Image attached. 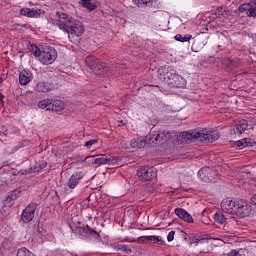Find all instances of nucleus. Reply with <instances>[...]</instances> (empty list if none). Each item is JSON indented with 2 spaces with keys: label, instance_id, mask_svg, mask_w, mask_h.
Segmentation results:
<instances>
[{
  "label": "nucleus",
  "instance_id": "1",
  "mask_svg": "<svg viewBox=\"0 0 256 256\" xmlns=\"http://www.w3.org/2000/svg\"><path fill=\"white\" fill-rule=\"evenodd\" d=\"M55 25L68 35H76L77 37H81L83 33H85V26L79 20L67 15L63 12H56V21Z\"/></svg>",
  "mask_w": 256,
  "mask_h": 256
},
{
  "label": "nucleus",
  "instance_id": "2",
  "mask_svg": "<svg viewBox=\"0 0 256 256\" xmlns=\"http://www.w3.org/2000/svg\"><path fill=\"white\" fill-rule=\"evenodd\" d=\"M158 78L160 81H171L169 85L171 87H175L176 89H183L187 86V80L183 78V76L177 74V70L172 66H168L167 68H159L158 69Z\"/></svg>",
  "mask_w": 256,
  "mask_h": 256
},
{
  "label": "nucleus",
  "instance_id": "3",
  "mask_svg": "<svg viewBox=\"0 0 256 256\" xmlns=\"http://www.w3.org/2000/svg\"><path fill=\"white\" fill-rule=\"evenodd\" d=\"M220 135L217 130L207 131V130H200L194 131L192 133L183 132L181 141L182 143H191L193 139H200V141H208V143H213L219 139Z\"/></svg>",
  "mask_w": 256,
  "mask_h": 256
},
{
  "label": "nucleus",
  "instance_id": "4",
  "mask_svg": "<svg viewBox=\"0 0 256 256\" xmlns=\"http://www.w3.org/2000/svg\"><path fill=\"white\" fill-rule=\"evenodd\" d=\"M85 64L95 73V75H109V67L105 63L101 62L95 56H87L85 58Z\"/></svg>",
  "mask_w": 256,
  "mask_h": 256
},
{
  "label": "nucleus",
  "instance_id": "5",
  "mask_svg": "<svg viewBox=\"0 0 256 256\" xmlns=\"http://www.w3.org/2000/svg\"><path fill=\"white\" fill-rule=\"evenodd\" d=\"M171 132L167 130L154 131L148 135V145H165L168 141H171Z\"/></svg>",
  "mask_w": 256,
  "mask_h": 256
},
{
  "label": "nucleus",
  "instance_id": "6",
  "mask_svg": "<svg viewBox=\"0 0 256 256\" xmlns=\"http://www.w3.org/2000/svg\"><path fill=\"white\" fill-rule=\"evenodd\" d=\"M57 59V50L51 46L41 48L38 60L42 65H51Z\"/></svg>",
  "mask_w": 256,
  "mask_h": 256
},
{
  "label": "nucleus",
  "instance_id": "7",
  "mask_svg": "<svg viewBox=\"0 0 256 256\" xmlns=\"http://www.w3.org/2000/svg\"><path fill=\"white\" fill-rule=\"evenodd\" d=\"M234 215L242 219L249 217L251 215V205H249V202L243 199H235Z\"/></svg>",
  "mask_w": 256,
  "mask_h": 256
},
{
  "label": "nucleus",
  "instance_id": "8",
  "mask_svg": "<svg viewBox=\"0 0 256 256\" xmlns=\"http://www.w3.org/2000/svg\"><path fill=\"white\" fill-rule=\"evenodd\" d=\"M137 177L144 183L147 181H153L157 177V170L153 167L143 166L137 170Z\"/></svg>",
  "mask_w": 256,
  "mask_h": 256
},
{
  "label": "nucleus",
  "instance_id": "9",
  "mask_svg": "<svg viewBox=\"0 0 256 256\" xmlns=\"http://www.w3.org/2000/svg\"><path fill=\"white\" fill-rule=\"evenodd\" d=\"M70 228L74 233H76L77 235H80V237H83V238L93 237L94 239H99V233L89 228V226L76 227L75 229H73V227H70Z\"/></svg>",
  "mask_w": 256,
  "mask_h": 256
},
{
  "label": "nucleus",
  "instance_id": "10",
  "mask_svg": "<svg viewBox=\"0 0 256 256\" xmlns=\"http://www.w3.org/2000/svg\"><path fill=\"white\" fill-rule=\"evenodd\" d=\"M37 210V203H30L22 212L21 219L23 223H30L35 217V211Z\"/></svg>",
  "mask_w": 256,
  "mask_h": 256
},
{
  "label": "nucleus",
  "instance_id": "11",
  "mask_svg": "<svg viewBox=\"0 0 256 256\" xmlns=\"http://www.w3.org/2000/svg\"><path fill=\"white\" fill-rule=\"evenodd\" d=\"M21 197V190L15 189L8 193L7 197L3 201V207H7L10 209V207H13L15 205V201Z\"/></svg>",
  "mask_w": 256,
  "mask_h": 256
},
{
  "label": "nucleus",
  "instance_id": "12",
  "mask_svg": "<svg viewBox=\"0 0 256 256\" xmlns=\"http://www.w3.org/2000/svg\"><path fill=\"white\" fill-rule=\"evenodd\" d=\"M215 170L210 167H203L198 171V177L201 181L208 182V181H215V178H213V175H215Z\"/></svg>",
  "mask_w": 256,
  "mask_h": 256
},
{
  "label": "nucleus",
  "instance_id": "13",
  "mask_svg": "<svg viewBox=\"0 0 256 256\" xmlns=\"http://www.w3.org/2000/svg\"><path fill=\"white\" fill-rule=\"evenodd\" d=\"M119 157H106L105 155H99L98 158L95 160V165H118Z\"/></svg>",
  "mask_w": 256,
  "mask_h": 256
},
{
  "label": "nucleus",
  "instance_id": "14",
  "mask_svg": "<svg viewBox=\"0 0 256 256\" xmlns=\"http://www.w3.org/2000/svg\"><path fill=\"white\" fill-rule=\"evenodd\" d=\"M130 145L133 149H145L149 145V136L134 138L130 142Z\"/></svg>",
  "mask_w": 256,
  "mask_h": 256
},
{
  "label": "nucleus",
  "instance_id": "15",
  "mask_svg": "<svg viewBox=\"0 0 256 256\" xmlns=\"http://www.w3.org/2000/svg\"><path fill=\"white\" fill-rule=\"evenodd\" d=\"M221 209L225 213H228L229 215H235V199H224L221 202Z\"/></svg>",
  "mask_w": 256,
  "mask_h": 256
},
{
  "label": "nucleus",
  "instance_id": "16",
  "mask_svg": "<svg viewBox=\"0 0 256 256\" xmlns=\"http://www.w3.org/2000/svg\"><path fill=\"white\" fill-rule=\"evenodd\" d=\"M249 128V123L247 122V120H239L236 123V126L233 128L234 134L237 137H241V135H243V133H245L246 129Z\"/></svg>",
  "mask_w": 256,
  "mask_h": 256
},
{
  "label": "nucleus",
  "instance_id": "17",
  "mask_svg": "<svg viewBox=\"0 0 256 256\" xmlns=\"http://www.w3.org/2000/svg\"><path fill=\"white\" fill-rule=\"evenodd\" d=\"M20 15L23 17H29V18H37L41 16V9L37 8H22L20 10Z\"/></svg>",
  "mask_w": 256,
  "mask_h": 256
},
{
  "label": "nucleus",
  "instance_id": "18",
  "mask_svg": "<svg viewBox=\"0 0 256 256\" xmlns=\"http://www.w3.org/2000/svg\"><path fill=\"white\" fill-rule=\"evenodd\" d=\"M83 177V172H74L68 180L69 189H75V187L79 185V182L81 181V179H83Z\"/></svg>",
  "mask_w": 256,
  "mask_h": 256
},
{
  "label": "nucleus",
  "instance_id": "19",
  "mask_svg": "<svg viewBox=\"0 0 256 256\" xmlns=\"http://www.w3.org/2000/svg\"><path fill=\"white\" fill-rule=\"evenodd\" d=\"M174 213L179 217V219H182V221H185L186 223H193V216H191L187 210L183 208H176Z\"/></svg>",
  "mask_w": 256,
  "mask_h": 256
},
{
  "label": "nucleus",
  "instance_id": "20",
  "mask_svg": "<svg viewBox=\"0 0 256 256\" xmlns=\"http://www.w3.org/2000/svg\"><path fill=\"white\" fill-rule=\"evenodd\" d=\"M31 79H33L31 71L24 69L19 73L20 85H29V83H31Z\"/></svg>",
  "mask_w": 256,
  "mask_h": 256
},
{
  "label": "nucleus",
  "instance_id": "21",
  "mask_svg": "<svg viewBox=\"0 0 256 256\" xmlns=\"http://www.w3.org/2000/svg\"><path fill=\"white\" fill-rule=\"evenodd\" d=\"M138 241H144L146 243H155L156 245H165V241L161 236H141Z\"/></svg>",
  "mask_w": 256,
  "mask_h": 256
},
{
  "label": "nucleus",
  "instance_id": "22",
  "mask_svg": "<svg viewBox=\"0 0 256 256\" xmlns=\"http://www.w3.org/2000/svg\"><path fill=\"white\" fill-rule=\"evenodd\" d=\"M236 145L239 149H245V147H255L256 142L251 138H244L240 141H236Z\"/></svg>",
  "mask_w": 256,
  "mask_h": 256
},
{
  "label": "nucleus",
  "instance_id": "23",
  "mask_svg": "<svg viewBox=\"0 0 256 256\" xmlns=\"http://www.w3.org/2000/svg\"><path fill=\"white\" fill-rule=\"evenodd\" d=\"M35 90L39 93H49V91H51V84L47 82H38L36 84Z\"/></svg>",
  "mask_w": 256,
  "mask_h": 256
},
{
  "label": "nucleus",
  "instance_id": "24",
  "mask_svg": "<svg viewBox=\"0 0 256 256\" xmlns=\"http://www.w3.org/2000/svg\"><path fill=\"white\" fill-rule=\"evenodd\" d=\"M79 5L88 11H95L98 7L97 3H93L91 0H80Z\"/></svg>",
  "mask_w": 256,
  "mask_h": 256
},
{
  "label": "nucleus",
  "instance_id": "25",
  "mask_svg": "<svg viewBox=\"0 0 256 256\" xmlns=\"http://www.w3.org/2000/svg\"><path fill=\"white\" fill-rule=\"evenodd\" d=\"M65 104L61 100H52L51 111H63Z\"/></svg>",
  "mask_w": 256,
  "mask_h": 256
},
{
  "label": "nucleus",
  "instance_id": "26",
  "mask_svg": "<svg viewBox=\"0 0 256 256\" xmlns=\"http://www.w3.org/2000/svg\"><path fill=\"white\" fill-rule=\"evenodd\" d=\"M132 3L136 5V7H151L153 5V0H132Z\"/></svg>",
  "mask_w": 256,
  "mask_h": 256
},
{
  "label": "nucleus",
  "instance_id": "27",
  "mask_svg": "<svg viewBox=\"0 0 256 256\" xmlns=\"http://www.w3.org/2000/svg\"><path fill=\"white\" fill-rule=\"evenodd\" d=\"M51 105H52V100L50 99H44L38 102L39 109H46V111H51Z\"/></svg>",
  "mask_w": 256,
  "mask_h": 256
},
{
  "label": "nucleus",
  "instance_id": "28",
  "mask_svg": "<svg viewBox=\"0 0 256 256\" xmlns=\"http://www.w3.org/2000/svg\"><path fill=\"white\" fill-rule=\"evenodd\" d=\"M222 65H224V67H237V65H239V60H233L231 58H224L222 60Z\"/></svg>",
  "mask_w": 256,
  "mask_h": 256
},
{
  "label": "nucleus",
  "instance_id": "29",
  "mask_svg": "<svg viewBox=\"0 0 256 256\" xmlns=\"http://www.w3.org/2000/svg\"><path fill=\"white\" fill-rule=\"evenodd\" d=\"M193 36L191 34H185L184 36L181 34L175 35V40L180 41V43H186L187 41H191Z\"/></svg>",
  "mask_w": 256,
  "mask_h": 256
},
{
  "label": "nucleus",
  "instance_id": "30",
  "mask_svg": "<svg viewBox=\"0 0 256 256\" xmlns=\"http://www.w3.org/2000/svg\"><path fill=\"white\" fill-rule=\"evenodd\" d=\"M214 221L216 223H219V225H223L227 221V218H225V215L223 213L216 212L214 214Z\"/></svg>",
  "mask_w": 256,
  "mask_h": 256
},
{
  "label": "nucleus",
  "instance_id": "31",
  "mask_svg": "<svg viewBox=\"0 0 256 256\" xmlns=\"http://www.w3.org/2000/svg\"><path fill=\"white\" fill-rule=\"evenodd\" d=\"M30 53H33L34 57H37L39 59V55L41 53V48H39L37 45L35 44H31L28 47Z\"/></svg>",
  "mask_w": 256,
  "mask_h": 256
},
{
  "label": "nucleus",
  "instance_id": "32",
  "mask_svg": "<svg viewBox=\"0 0 256 256\" xmlns=\"http://www.w3.org/2000/svg\"><path fill=\"white\" fill-rule=\"evenodd\" d=\"M16 256H35L31 251L27 250V248H20L16 254Z\"/></svg>",
  "mask_w": 256,
  "mask_h": 256
},
{
  "label": "nucleus",
  "instance_id": "33",
  "mask_svg": "<svg viewBox=\"0 0 256 256\" xmlns=\"http://www.w3.org/2000/svg\"><path fill=\"white\" fill-rule=\"evenodd\" d=\"M116 249H117L118 251H122L123 253H126V255L131 254V248H129L127 245L118 244V245L116 246Z\"/></svg>",
  "mask_w": 256,
  "mask_h": 256
},
{
  "label": "nucleus",
  "instance_id": "34",
  "mask_svg": "<svg viewBox=\"0 0 256 256\" xmlns=\"http://www.w3.org/2000/svg\"><path fill=\"white\" fill-rule=\"evenodd\" d=\"M47 167V162L45 160H42L39 165L34 166V173H39V171H43Z\"/></svg>",
  "mask_w": 256,
  "mask_h": 256
},
{
  "label": "nucleus",
  "instance_id": "35",
  "mask_svg": "<svg viewBox=\"0 0 256 256\" xmlns=\"http://www.w3.org/2000/svg\"><path fill=\"white\" fill-rule=\"evenodd\" d=\"M250 7H251L250 2L249 3H244V4H241L239 6L238 11L240 13H245V11H247V12L249 11Z\"/></svg>",
  "mask_w": 256,
  "mask_h": 256
},
{
  "label": "nucleus",
  "instance_id": "36",
  "mask_svg": "<svg viewBox=\"0 0 256 256\" xmlns=\"http://www.w3.org/2000/svg\"><path fill=\"white\" fill-rule=\"evenodd\" d=\"M97 143H99L98 139H92V140L87 141L84 144V147H86V149H91V147H93V145H97Z\"/></svg>",
  "mask_w": 256,
  "mask_h": 256
},
{
  "label": "nucleus",
  "instance_id": "37",
  "mask_svg": "<svg viewBox=\"0 0 256 256\" xmlns=\"http://www.w3.org/2000/svg\"><path fill=\"white\" fill-rule=\"evenodd\" d=\"M95 161H97V158H95V156H88V157H86V162L89 165H95Z\"/></svg>",
  "mask_w": 256,
  "mask_h": 256
},
{
  "label": "nucleus",
  "instance_id": "38",
  "mask_svg": "<svg viewBox=\"0 0 256 256\" xmlns=\"http://www.w3.org/2000/svg\"><path fill=\"white\" fill-rule=\"evenodd\" d=\"M32 233L33 235H39L41 231L39 230V224H34L32 226Z\"/></svg>",
  "mask_w": 256,
  "mask_h": 256
},
{
  "label": "nucleus",
  "instance_id": "39",
  "mask_svg": "<svg viewBox=\"0 0 256 256\" xmlns=\"http://www.w3.org/2000/svg\"><path fill=\"white\" fill-rule=\"evenodd\" d=\"M248 17H256V9L253 7H250V9L247 11Z\"/></svg>",
  "mask_w": 256,
  "mask_h": 256
},
{
  "label": "nucleus",
  "instance_id": "40",
  "mask_svg": "<svg viewBox=\"0 0 256 256\" xmlns=\"http://www.w3.org/2000/svg\"><path fill=\"white\" fill-rule=\"evenodd\" d=\"M173 239H175V231H170L168 236H167V241L169 243H171V241H173Z\"/></svg>",
  "mask_w": 256,
  "mask_h": 256
},
{
  "label": "nucleus",
  "instance_id": "41",
  "mask_svg": "<svg viewBox=\"0 0 256 256\" xmlns=\"http://www.w3.org/2000/svg\"><path fill=\"white\" fill-rule=\"evenodd\" d=\"M25 175H30L31 173H35L34 168H28L23 172Z\"/></svg>",
  "mask_w": 256,
  "mask_h": 256
},
{
  "label": "nucleus",
  "instance_id": "42",
  "mask_svg": "<svg viewBox=\"0 0 256 256\" xmlns=\"http://www.w3.org/2000/svg\"><path fill=\"white\" fill-rule=\"evenodd\" d=\"M250 203H251V205H256V194H254V195L250 198Z\"/></svg>",
  "mask_w": 256,
  "mask_h": 256
},
{
  "label": "nucleus",
  "instance_id": "43",
  "mask_svg": "<svg viewBox=\"0 0 256 256\" xmlns=\"http://www.w3.org/2000/svg\"><path fill=\"white\" fill-rule=\"evenodd\" d=\"M19 149H23V144L22 143L15 146L14 151H19Z\"/></svg>",
  "mask_w": 256,
  "mask_h": 256
},
{
  "label": "nucleus",
  "instance_id": "44",
  "mask_svg": "<svg viewBox=\"0 0 256 256\" xmlns=\"http://www.w3.org/2000/svg\"><path fill=\"white\" fill-rule=\"evenodd\" d=\"M251 4V7L256 9V0H252L249 2Z\"/></svg>",
  "mask_w": 256,
  "mask_h": 256
},
{
  "label": "nucleus",
  "instance_id": "45",
  "mask_svg": "<svg viewBox=\"0 0 256 256\" xmlns=\"http://www.w3.org/2000/svg\"><path fill=\"white\" fill-rule=\"evenodd\" d=\"M0 83H3V78L0 77Z\"/></svg>",
  "mask_w": 256,
  "mask_h": 256
},
{
  "label": "nucleus",
  "instance_id": "46",
  "mask_svg": "<svg viewBox=\"0 0 256 256\" xmlns=\"http://www.w3.org/2000/svg\"><path fill=\"white\" fill-rule=\"evenodd\" d=\"M199 243V241H196L195 244L197 245Z\"/></svg>",
  "mask_w": 256,
  "mask_h": 256
}]
</instances>
